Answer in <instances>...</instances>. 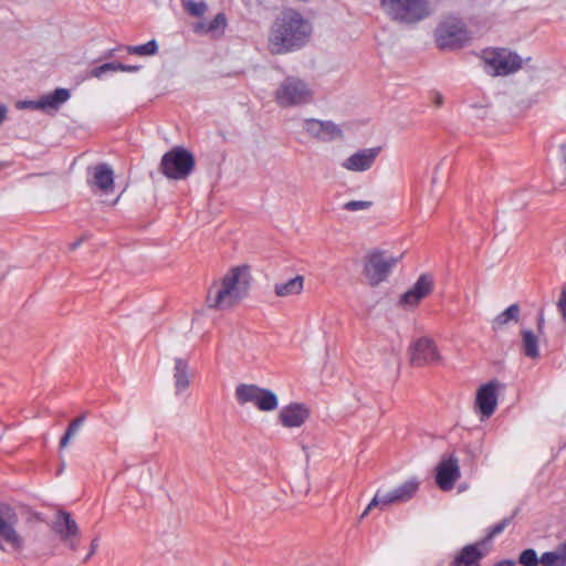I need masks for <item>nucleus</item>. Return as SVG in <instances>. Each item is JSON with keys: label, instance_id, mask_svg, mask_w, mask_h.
<instances>
[{"label": "nucleus", "instance_id": "1", "mask_svg": "<svg viewBox=\"0 0 566 566\" xmlns=\"http://www.w3.org/2000/svg\"><path fill=\"white\" fill-rule=\"evenodd\" d=\"M313 27L298 11L287 8L273 21L268 49L272 54H285L303 48L311 39Z\"/></svg>", "mask_w": 566, "mask_h": 566}, {"label": "nucleus", "instance_id": "2", "mask_svg": "<svg viewBox=\"0 0 566 566\" xmlns=\"http://www.w3.org/2000/svg\"><path fill=\"white\" fill-rule=\"evenodd\" d=\"M251 282L249 266L238 265L229 269L207 289L206 306L222 312L234 308L249 295Z\"/></svg>", "mask_w": 566, "mask_h": 566}, {"label": "nucleus", "instance_id": "3", "mask_svg": "<svg viewBox=\"0 0 566 566\" xmlns=\"http://www.w3.org/2000/svg\"><path fill=\"white\" fill-rule=\"evenodd\" d=\"M380 7L392 21L403 24H416L431 14L429 0H380Z\"/></svg>", "mask_w": 566, "mask_h": 566}, {"label": "nucleus", "instance_id": "4", "mask_svg": "<svg viewBox=\"0 0 566 566\" xmlns=\"http://www.w3.org/2000/svg\"><path fill=\"white\" fill-rule=\"evenodd\" d=\"M314 91L304 80L296 76L285 77L274 93V101L280 107L290 108L313 102Z\"/></svg>", "mask_w": 566, "mask_h": 566}, {"label": "nucleus", "instance_id": "5", "mask_svg": "<svg viewBox=\"0 0 566 566\" xmlns=\"http://www.w3.org/2000/svg\"><path fill=\"white\" fill-rule=\"evenodd\" d=\"M19 517L15 510L0 502V551L7 554L20 553L24 548V538L18 531Z\"/></svg>", "mask_w": 566, "mask_h": 566}, {"label": "nucleus", "instance_id": "6", "mask_svg": "<svg viewBox=\"0 0 566 566\" xmlns=\"http://www.w3.org/2000/svg\"><path fill=\"white\" fill-rule=\"evenodd\" d=\"M484 70L492 76H506L522 69L520 55L507 49L484 50L481 56Z\"/></svg>", "mask_w": 566, "mask_h": 566}, {"label": "nucleus", "instance_id": "7", "mask_svg": "<svg viewBox=\"0 0 566 566\" xmlns=\"http://www.w3.org/2000/svg\"><path fill=\"white\" fill-rule=\"evenodd\" d=\"M234 397L239 405H252L259 411L271 412L277 409V396L268 388L254 384H240L235 387Z\"/></svg>", "mask_w": 566, "mask_h": 566}, {"label": "nucleus", "instance_id": "8", "mask_svg": "<svg viewBox=\"0 0 566 566\" xmlns=\"http://www.w3.org/2000/svg\"><path fill=\"white\" fill-rule=\"evenodd\" d=\"M437 45L442 50H457L464 46L471 39L469 31L458 18H447L434 31Z\"/></svg>", "mask_w": 566, "mask_h": 566}, {"label": "nucleus", "instance_id": "9", "mask_svg": "<svg viewBox=\"0 0 566 566\" xmlns=\"http://www.w3.org/2000/svg\"><path fill=\"white\" fill-rule=\"evenodd\" d=\"M195 168V158L182 147H175L166 153L160 161V171L169 179H186Z\"/></svg>", "mask_w": 566, "mask_h": 566}, {"label": "nucleus", "instance_id": "10", "mask_svg": "<svg viewBox=\"0 0 566 566\" xmlns=\"http://www.w3.org/2000/svg\"><path fill=\"white\" fill-rule=\"evenodd\" d=\"M51 530L60 542L70 551L75 552L81 541V530L67 511H57L51 524Z\"/></svg>", "mask_w": 566, "mask_h": 566}, {"label": "nucleus", "instance_id": "11", "mask_svg": "<svg viewBox=\"0 0 566 566\" xmlns=\"http://www.w3.org/2000/svg\"><path fill=\"white\" fill-rule=\"evenodd\" d=\"M397 262L398 259L388 258L382 252L370 253L364 265V275L371 286H376L388 277Z\"/></svg>", "mask_w": 566, "mask_h": 566}, {"label": "nucleus", "instance_id": "12", "mask_svg": "<svg viewBox=\"0 0 566 566\" xmlns=\"http://www.w3.org/2000/svg\"><path fill=\"white\" fill-rule=\"evenodd\" d=\"M409 356L411 365L417 367L438 363L441 358L434 340L429 337H420L412 342Z\"/></svg>", "mask_w": 566, "mask_h": 566}, {"label": "nucleus", "instance_id": "13", "mask_svg": "<svg viewBox=\"0 0 566 566\" xmlns=\"http://www.w3.org/2000/svg\"><path fill=\"white\" fill-rule=\"evenodd\" d=\"M302 126L307 135L319 142L329 143L343 138L342 127L332 120L306 118Z\"/></svg>", "mask_w": 566, "mask_h": 566}, {"label": "nucleus", "instance_id": "14", "mask_svg": "<svg viewBox=\"0 0 566 566\" xmlns=\"http://www.w3.org/2000/svg\"><path fill=\"white\" fill-rule=\"evenodd\" d=\"M503 388V385L497 380H491L482 385L475 397V408L481 415V419L490 418L497 406V394Z\"/></svg>", "mask_w": 566, "mask_h": 566}, {"label": "nucleus", "instance_id": "15", "mask_svg": "<svg viewBox=\"0 0 566 566\" xmlns=\"http://www.w3.org/2000/svg\"><path fill=\"white\" fill-rule=\"evenodd\" d=\"M381 147L364 148L347 157L342 167L353 172H364L369 170L377 157L379 156Z\"/></svg>", "mask_w": 566, "mask_h": 566}, {"label": "nucleus", "instance_id": "16", "mask_svg": "<svg viewBox=\"0 0 566 566\" xmlns=\"http://www.w3.org/2000/svg\"><path fill=\"white\" fill-rule=\"evenodd\" d=\"M460 478L459 460L454 455L442 459L437 468L436 481L442 491H450Z\"/></svg>", "mask_w": 566, "mask_h": 566}, {"label": "nucleus", "instance_id": "17", "mask_svg": "<svg viewBox=\"0 0 566 566\" xmlns=\"http://www.w3.org/2000/svg\"><path fill=\"white\" fill-rule=\"evenodd\" d=\"M433 290V280L428 274L418 277L413 286L402 294L401 304L408 306H417L422 298L428 296Z\"/></svg>", "mask_w": 566, "mask_h": 566}, {"label": "nucleus", "instance_id": "18", "mask_svg": "<svg viewBox=\"0 0 566 566\" xmlns=\"http://www.w3.org/2000/svg\"><path fill=\"white\" fill-rule=\"evenodd\" d=\"M91 179L88 184L101 192L108 195L114 190V172L107 164H98L88 168Z\"/></svg>", "mask_w": 566, "mask_h": 566}, {"label": "nucleus", "instance_id": "19", "mask_svg": "<svg viewBox=\"0 0 566 566\" xmlns=\"http://www.w3.org/2000/svg\"><path fill=\"white\" fill-rule=\"evenodd\" d=\"M172 379L176 395L182 394L190 387L192 373L187 358L176 357L174 359Z\"/></svg>", "mask_w": 566, "mask_h": 566}, {"label": "nucleus", "instance_id": "20", "mask_svg": "<svg viewBox=\"0 0 566 566\" xmlns=\"http://www.w3.org/2000/svg\"><path fill=\"white\" fill-rule=\"evenodd\" d=\"M308 409L300 403H292L284 407L279 413V421L285 428H298L308 418Z\"/></svg>", "mask_w": 566, "mask_h": 566}, {"label": "nucleus", "instance_id": "21", "mask_svg": "<svg viewBox=\"0 0 566 566\" xmlns=\"http://www.w3.org/2000/svg\"><path fill=\"white\" fill-rule=\"evenodd\" d=\"M483 554L478 544L464 546L454 557L451 566H480Z\"/></svg>", "mask_w": 566, "mask_h": 566}, {"label": "nucleus", "instance_id": "22", "mask_svg": "<svg viewBox=\"0 0 566 566\" xmlns=\"http://www.w3.org/2000/svg\"><path fill=\"white\" fill-rule=\"evenodd\" d=\"M70 91L66 88H56L52 93H49L39 98L38 106L42 111L57 109L63 103L70 98Z\"/></svg>", "mask_w": 566, "mask_h": 566}, {"label": "nucleus", "instance_id": "23", "mask_svg": "<svg viewBox=\"0 0 566 566\" xmlns=\"http://www.w3.org/2000/svg\"><path fill=\"white\" fill-rule=\"evenodd\" d=\"M304 276L296 275L286 282H280L274 285V293L279 297L298 295L304 290Z\"/></svg>", "mask_w": 566, "mask_h": 566}, {"label": "nucleus", "instance_id": "24", "mask_svg": "<svg viewBox=\"0 0 566 566\" xmlns=\"http://www.w3.org/2000/svg\"><path fill=\"white\" fill-rule=\"evenodd\" d=\"M522 334V349L526 357L536 359L539 356L538 338L530 329H523Z\"/></svg>", "mask_w": 566, "mask_h": 566}, {"label": "nucleus", "instance_id": "25", "mask_svg": "<svg viewBox=\"0 0 566 566\" xmlns=\"http://www.w3.org/2000/svg\"><path fill=\"white\" fill-rule=\"evenodd\" d=\"M541 564L543 566H566V543L559 545L555 551L543 553Z\"/></svg>", "mask_w": 566, "mask_h": 566}, {"label": "nucleus", "instance_id": "26", "mask_svg": "<svg viewBox=\"0 0 566 566\" xmlns=\"http://www.w3.org/2000/svg\"><path fill=\"white\" fill-rule=\"evenodd\" d=\"M138 70H139V66H137V65H126V64H123V63L111 62V63H105L103 65L94 67L91 71V76L96 77V78H101L107 72H117V71H120V72H136Z\"/></svg>", "mask_w": 566, "mask_h": 566}, {"label": "nucleus", "instance_id": "27", "mask_svg": "<svg viewBox=\"0 0 566 566\" xmlns=\"http://www.w3.org/2000/svg\"><path fill=\"white\" fill-rule=\"evenodd\" d=\"M394 503H399L398 499H396L394 490L384 494L377 492L360 517L364 518L374 507H380L384 510L386 506Z\"/></svg>", "mask_w": 566, "mask_h": 566}, {"label": "nucleus", "instance_id": "28", "mask_svg": "<svg viewBox=\"0 0 566 566\" xmlns=\"http://www.w3.org/2000/svg\"><path fill=\"white\" fill-rule=\"evenodd\" d=\"M419 484L420 482L416 478H412L397 486L394 492L399 503L409 501L418 491Z\"/></svg>", "mask_w": 566, "mask_h": 566}, {"label": "nucleus", "instance_id": "29", "mask_svg": "<svg viewBox=\"0 0 566 566\" xmlns=\"http://www.w3.org/2000/svg\"><path fill=\"white\" fill-rule=\"evenodd\" d=\"M520 306L517 304L510 305L505 311L500 313L492 322L493 329H499L510 322H517L520 317Z\"/></svg>", "mask_w": 566, "mask_h": 566}, {"label": "nucleus", "instance_id": "30", "mask_svg": "<svg viewBox=\"0 0 566 566\" xmlns=\"http://www.w3.org/2000/svg\"><path fill=\"white\" fill-rule=\"evenodd\" d=\"M127 52L130 54H136L139 56H150L155 55L158 51V45L156 40H150L145 44L140 45H129L126 48Z\"/></svg>", "mask_w": 566, "mask_h": 566}, {"label": "nucleus", "instance_id": "31", "mask_svg": "<svg viewBox=\"0 0 566 566\" xmlns=\"http://www.w3.org/2000/svg\"><path fill=\"white\" fill-rule=\"evenodd\" d=\"M181 3L185 11L196 18L202 17L208 10L207 3L202 0H181Z\"/></svg>", "mask_w": 566, "mask_h": 566}, {"label": "nucleus", "instance_id": "32", "mask_svg": "<svg viewBox=\"0 0 566 566\" xmlns=\"http://www.w3.org/2000/svg\"><path fill=\"white\" fill-rule=\"evenodd\" d=\"M84 420H85V416H81V417H77V418L73 419L70 422V424H69L64 436L60 440V448L61 449H64L70 443V440L80 430V428L82 427Z\"/></svg>", "mask_w": 566, "mask_h": 566}, {"label": "nucleus", "instance_id": "33", "mask_svg": "<svg viewBox=\"0 0 566 566\" xmlns=\"http://www.w3.org/2000/svg\"><path fill=\"white\" fill-rule=\"evenodd\" d=\"M208 31H210V35L220 36L224 33L227 28V17L224 13H218L210 22H208Z\"/></svg>", "mask_w": 566, "mask_h": 566}, {"label": "nucleus", "instance_id": "34", "mask_svg": "<svg viewBox=\"0 0 566 566\" xmlns=\"http://www.w3.org/2000/svg\"><path fill=\"white\" fill-rule=\"evenodd\" d=\"M518 562L523 566H537L541 564V557H537L534 549L527 548L521 553Z\"/></svg>", "mask_w": 566, "mask_h": 566}, {"label": "nucleus", "instance_id": "35", "mask_svg": "<svg viewBox=\"0 0 566 566\" xmlns=\"http://www.w3.org/2000/svg\"><path fill=\"white\" fill-rule=\"evenodd\" d=\"M373 206L371 201L368 200H352L344 203L343 208L346 211L355 212L359 210H367Z\"/></svg>", "mask_w": 566, "mask_h": 566}, {"label": "nucleus", "instance_id": "36", "mask_svg": "<svg viewBox=\"0 0 566 566\" xmlns=\"http://www.w3.org/2000/svg\"><path fill=\"white\" fill-rule=\"evenodd\" d=\"M512 517L503 518L500 523L492 526L489 531L488 538H493L494 536L501 534L511 523Z\"/></svg>", "mask_w": 566, "mask_h": 566}, {"label": "nucleus", "instance_id": "37", "mask_svg": "<svg viewBox=\"0 0 566 566\" xmlns=\"http://www.w3.org/2000/svg\"><path fill=\"white\" fill-rule=\"evenodd\" d=\"M557 307L563 316V319L566 321V284L562 289L560 297L557 303Z\"/></svg>", "mask_w": 566, "mask_h": 566}, {"label": "nucleus", "instance_id": "38", "mask_svg": "<svg viewBox=\"0 0 566 566\" xmlns=\"http://www.w3.org/2000/svg\"><path fill=\"white\" fill-rule=\"evenodd\" d=\"M208 22H205V21H199V22H196L193 25H192V31L196 33V34H210V31H208Z\"/></svg>", "mask_w": 566, "mask_h": 566}, {"label": "nucleus", "instance_id": "39", "mask_svg": "<svg viewBox=\"0 0 566 566\" xmlns=\"http://www.w3.org/2000/svg\"><path fill=\"white\" fill-rule=\"evenodd\" d=\"M38 103H39V99L38 101H21L17 104V107L18 108H34V109H40V106H38Z\"/></svg>", "mask_w": 566, "mask_h": 566}, {"label": "nucleus", "instance_id": "40", "mask_svg": "<svg viewBox=\"0 0 566 566\" xmlns=\"http://www.w3.org/2000/svg\"><path fill=\"white\" fill-rule=\"evenodd\" d=\"M98 548V538H94L92 542H91V547H90V552L87 554V556L85 557V562L88 560L97 551Z\"/></svg>", "mask_w": 566, "mask_h": 566}, {"label": "nucleus", "instance_id": "41", "mask_svg": "<svg viewBox=\"0 0 566 566\" xmlns=\"http://www.w3.org/2000/svg\"><path fill=\"white\" fill-rule=\"evenodd\" d=\"M493 566H516V564L512 559H504V560H501V562L494 564Z\"/></svg>", "mask_w": 566, "mask_h": 566}, {"label": "nucleus", "instance_id": "42", "mask_svg": "<svg viewBox=\"0 0 566 566\" xmlns=\"http://www.w3.org/2000/svg\"><path fill=\"white\" fill-rule=\"evenodd\" d=\"M7 117V108L3 105H0V124L6 119Z\"/></svg>", "mask_w": 566, "mask_h": 566}, {"label": "nucleus", "instance_id": "43", "mask_svg": "<svg viewBox=\"0 0 566 566\" xmlns=\"http://www.w3.org/2000/svg\"><path fill=\"white\" fill-rule=\"evenodd\" d=\"M442 103H443V98H442V96H441L440 94H437V95H436V98H434V104H436L437 106H440V105H442Z\"/></svg>", "mask_w": 566, "mask_h": 566}, {"label": "nucleus", "instance_id": "44", "mask_svg": "<svg viewBox=\"0 0 566 566\" xmlns=\"http://www.w3.org/2000/svg\"><path fill=\"white\" fill-rule=\"evenodd\" d=\"M543 324H544V316H543V314L541 313V314H539V316H538V321H537V327H538V331H541V329H542Z\"/></svg>", "mask_w": 566, "mask_h": 566}, {"label": "nucleus", "instance_id": "45", "mask_svg": "<svg viewBox=\"0 0 566 566\" xmlns=\"http://www.w3.org/2000/svg\"><path fill=\"white\" fill-rule=\"evenodd\" d=\"M434 174H437V172L434 171ZM437 181H438V178H437V176H436V175H433V177H432V179H431V184H432V185H436V184H437Z\"/></svg>", "mask_w": 566, "mask_h": 566}, {"label": "nucleus", "instance_id": "46", "mask_svg": "<svg viewBox=\"0 0 566 566\" xmlns=\"http://www.w3.org/2000/svg\"><path fill=\"white\" fill-rule=\"evenodd\" d=\"M78 244H80V242H75V243L72 245V249H75Z\"/></svg>", "mask_w": 566, "mask_h": 566}]
</instances>
